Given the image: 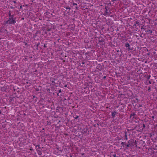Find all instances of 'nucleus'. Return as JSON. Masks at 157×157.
<instances>
[{
    "instance_id": "f257e3e1",
    "label": "nucleus",
    "mask_w": 157,
    "mask_h": 157,
    "mask_svg": "<svg viewBox=\"0 0 157 157\" xmlns=\"http://www.w3.org/2000/svg\"><path fill=\"white\" fill-rule=\"evenodd\" d=\"M16 22V21L15 19H12L9 17L7 21H4L3 25L6 26H7L8 24H14Z\"/></svg>"
},
{
    "instance_id": "f03ea898",
    "label": "nucleus",
    "mask_w": 157,
    "mask_h": 157,
    "mask_svg": "<svg viewBox=\"0 0 157 157\" xmlns=\"http://www.w3.org/2000/svg\"><path fill=\"white\" fill-rule=\"evenodd\" d=\"M100 12L101 14H103L106 16H109L111 13L110 10L109 9H107L106 7L101 8Z\"/></svg>"
},
{
    "instance_id": "7ed1b4c3",
    "label": "nucleus",
    "mask_w": 157,
    "mask_h": 157,
    "mask_svg": "<svg viewBox=\"0 0 157 157\" xmlns=\"http://www.w3.org/2000/svg\"><path fill=\"white\" fill-rule=\"evenodd\" d=\"M131 141L129 140L128 142V144H127L125 142H122L121 144L124 145V147L126 148L127 149H128V147H132V143H131Z\"/></svg>"
},
{
    "instance_id": "20e7f679",
    "label": "nucleus",
    "mask_w": 157,
    "mask_h": 157,
    "mask_svg": "<svg viewBox=\"0 0 157 157\" xmlns=\"http://www.w3.org/2000/svg\"><path fill=\"white\" fill-rule=\"evenodd\" d=\"M36 149L38 155H41L42 153V149H41V148H36Z\"/></svg>"
},
{
    "instance_id": "39448f33",
    "label": "nucleus",
    "mask_w": 157,
    "mask_h": 157,
    "mask_svg": "<svg viewBox=\"0 0 157 157\" xmlns=\"http://www.w3.org/2000/svg\"><path fill=\"white\" fill-rule=\"evenodd\" d=\"M56 79L52 77H51L50 78V81L52 82L51 84L53 85H54L55 84V82Z\"/></svg>"
},
{
    "instance_id": "423d86ee",
    "label": "nucleus",
    "mask_w": 157,
    "mask_h": 157,
    "mask_svg": "<svg viewBox=\"0 0 157 157\" xmlns=\"http://www.w3.org/2000/svg\"><path fill=\"white\" fill-rule=\"evenodd\" d=\"M125 46L127 48L128 51H130L132 49L131 48V47L129 44L128 43H127L125 44Z\"/></svg>"
},
{
    "instance_id": "0eeeda50",
    "label": "nucleus",
    "mask_w": 157,
    "mask_h": 157,
    "mask_svg": "<svg viewBox=\"0 0 157 157\" xmlns=\"http://www.w3.org/2000/svg\"><path fill=\"white\" fill-rule=\"evenodd\" d=\"M128 133L126 131H125L124 132V136L125 137V140H128Z\"/></svg>"
},
{
    "instance_id": "6e6552de",
    "label": "nucleus",
    "mask_w": 157,
    "mask_h": 157,
    "mask_svg": "<svg viewBox=\"0 0 157 157\" xmlns=\"http://www.w3.org/2000/svg\"><path fill=\"white\" fill-rule=\"evenodd\" d=\"M135 114V113H131L130 116V118L131 119H133L134 118V116Z\"/></svg>"
},
{
    "instance_id": "1a4fd4ad",
    "label": "nucleus",
    "mask_w": 157,
    "mask_h": 157,
    "mask_svg": "<svg viewBox=\"0 0 157 157\" xmlns=\"http://www.w3.org/2000/svg\"><path fill=\"white\" fill-rule=\"evenodd\" d=\"M33 145L35 146V148L36 149V148H40V145L39 144L36 145V144H33Z\"/></svg>"
},
{
    "instance_id": "9d476101",
    "label": "nucleus",
    "mask_w": 157,
    "mask_h": 157,
    "mask_svg": "<svg viewBox=\"0 0 157 157\" xmlns=\"http://www.w3.org/2000/svg\"><path fill=\"white\" fill-rule=\"evenodd\" d=\"M116 114V111H114V112H113L112 113V116L113 118L115 117Z\"/></svg>"
},
{
    "instance_id": "9b49d317",
    "label": "nucleus",
    "mask_w": 157,
    "mask_h": 157,
    "mask_svg": "<svg viewBox=\"0 0 157 157\" xmlns=\"http://www.w3.org/2000/svg\"><path fill=\"white\" fill-rule=\"evenodd\" d=\"M133 101H134V102L138 103L139 102V100L137 98H136L135 99L133 100Z\"/></svg>"
},
{
    "instance_id": "f8f14e48",
    "label": "nucleus",
    "mask_w": 157,
    "mask_h": 157,
    "mask_svg": "<svg viewBox=\"0 0 157 157\" xmlns=\"http://www.w3.org/2000/svg\"><path fill=\"white\" fill-rule=\"evenodd\" d=\"M79 116L76 115L73 116V117L74 118L76 119H77L79 117Z\"/></svg>"
},
{
    "instance_id": "ddd939ff",
    "label": "nucleus",
    "mask_w": 157,
    "mask_h": 157,
    "mask_svg": "<svg viewBox=\"0 0 157 157\" xmlns=\"http://www.w3.org/2000/svg\"><path fill=\"white\" fill-rule=\"evenodd\" d=\"M14 14L12 15L9 17V18H11L12 19H15L14 18Z\"/></svg>"
},
{
    "instance_id": "4468645a",
    "label": "nucleus",
    "mask_w": 157,
    "mask_h": 157,
    "mask_svg": "<svg viewBox=\"0 0 157 157\" xmlns=\"http://www.w3.org/2000/svg\"><path fill=\"white\" fill-rule=\"evenodd\" d=\"M8 15L9 16V17H10L11 15V11H9L8 13Z\"/></svg>"
},
{
    "instance_id": "2eb2a0df",
    "label": "nucleus",
    "mask_w": 157,
    "mask_h": 157,
    "mask_svg": "<svg viewBox=\"0 0 157 157\" xmlns=\"http://www.w3.org/2000/svg\"><path fill=\"white\" fill-rule=\"evenodd\" d=\"M72 5H73V6H77V3H75L74 2L72 3Z\"/></svg>"
},
{
    "instance_id": "dca6fc26",
    "label": "nucleus",
    "mask_w": 157,
    "mask_h": 157,
    "mask_svg": "<svg viewBox=\"0 0 157 157\" xmlns=\"http://www.w3.org/2000/svg\"><path fill=\"white\" fill-rule=\"evenodd\" d=\"M65 8L67 10V9L70 10V7L69 6H67Z\"/></svg>"
},
{
    "instance_id": "f3484780",
    "label": "nucleus",
    "mask_w": 157,
    "mask_h": 157,
    "mask_svg": "<svg viewBox=\"0 0 157 157\" xmlns=\"http://www.w3.org/2000/svg\"><path fill=\"white\" fill-rule=\"evenodd\" d=\"M146 32H150V33H151H151H152V31H151V30H147V31H146Z\"/></svg>"
},
{
    "instance_id": "a211bd4d",
    "label": "nucleus",
    "mask_w": 157,
    "mask_h": 157,
    "mask_svg": "<svg viewBox=\"0 0 157 157\" xmlns=\"http://www.w3.org/2000/svg\"><path fill=\"white\" fill-rule=\"evenodd\" d=\"M13 2L14 4L15 5H16V4H17V2L16 1H13Z\"/></svg>"
},
{
    "instance_id": "6ab92c4d",
    "label": "nucleus",
    "mask_w": 157,
    "mask_h": 157,
    "mask_svg": "<svg viewBox=\"0 0 157 157\" xmlns=\"http://www.w3.org/2000/svg\"><path fill=\"white\" fill-rule=\"evenodd\" d=\"M89 54H90V52H87L86 53H85L86 55H89Z\"/></svg>"
},
{
    "instance_id": "aec40b11",
    "label": "nucleus",
    "mask_w": 157,
    "mask_h": 157,
    "mask_svg": "<svg viewBox=\"0 0 157 157\" xmlns=\"http://www.w3.org/2000/svg\"><path fill=\"white\" fill-rule=\"evenodd\" d=\"M151 87H149V88H148V90L149 91H151Z\"/></svg>"
},
{
    "instance_id": "412c9836",
    "label": "nucleus",
    "mask_w": 157,
    "mask_h": 157,
    "mask_svg": "<svg viewBox=\"0 0 157 157\" xmlns=\"http://www.w3.org/2000/svg\"><path fill=\"white\" fill-rule=\"evenodd\" d=\"M150 77H151V76L150 75L148 76V77L147 78V79H150Z\"/></svg>"
},
{
    "instance_id": "4be33fe9",
    "label": "nucleus",
    "mask_w": 157,
    "mask_h": 157,
    "mask_svg": "<svg viewBox=\"0 0 157 157\" xmlns=\"http://www.w3.org/2000/svg\"><path fill=\"white\" fill-rule=\"evenodd\" d=\"M62 91L61 89H60L59 90V93H61Z\"/></svg>"
},
{
    "instance_id": "5701e85b",
    "label": "nucleus",
    "mask_w": 157,
    "mask_h": 157,
    "mask_svg": "<svg viewBox=\"0 0 157 157\" xmlns=\"http://www.w3.org/2000/svg\"><path fill=\"white\" fill-rule=\"evenodd\" d=\"M113 156L114 157H117L116 155V154H113Z\"/></svg>"
},
{
    "instance_id": "b1692460",
    "label": "nucleus",
    "mask_w": 157,
    "mask_h": 157,
    "mask_svg": "<svg viewBox=\"0 0 157 157\" xmlns=\"http://www.w3.org/2000/svg\"><path fill=\"white\" fill-rule=\"evenodd\" d=\"M36 91H39V90L38 88H36Z\"/></svg>"
},
{
    "instance_id": "393cba45",
    "label": "nucleus",
    "mask_w": 157,
    "mask_h": 157,
    "mask_svg": "<svg viewBox=\"0 0 157 157\" xmlns=\"http://www.w3.org/2000/svg\"><path fill=\"white\" fill-rule=\"evenodd\" d=\"M82 64H85V62H82Z\"/></svg>"
},
{
    "instance_id": "a878e982",
    "label": "nucleus",
    "mask_w": 157,
    "mask_h": 157,
    "mask_svg": "<svg viewBox=\"0 0 157 157\" xmlns=\"http://www.w3.org/2000/svg\"><path fill=\"white\" fill-rule=\"evenodd\" d=\"M47 47L46 45L44 44V47L45 48H46Z\"/></svg>"
},
{
    "instance_id": "bb28decb",
    "label": "nucleus",
    "mask_w": 157,
    "mask_h": 157,
    "mask_svg": "<svg viewBox=\"0 0 157 157\" xmlns=\"http://www.w3.org/2000/svg\"><path fill=\"white\" fill-rule=\"evenodd\" d=\"M75 8H76V10H78V7L77 6H76L75 7Z\"/></svg>"
},
{
    "instance_id": "cd10ccee",
    "label": "nucleus",
    "mask_w": 157,
    "mask_h": 157,
    "mask_svg": "<svg viewBox=\"0 0 157 157\" xmlns=\"http://www.w3.org/2000/svg\"><path fill=\"white\" fill-rule=\"evenodd\" d=\"M22 8V6H20V9H21Z\"/></svg>"
},
{
    "instance_id": "c85d7f7f",
    "label": "nucleus",
    "mask_w": 157,
    "mask_h": 157,
    "mask_svg": "<svg viewBox=\"0 0 157 157\" xmlns=\"http://www.w3.org/2000/svg\"><path fill=\"white\" fill-rule=\"evenodd\" d=\"M106 76H104V77H103V78H104V79L105 78H106Z\"/></svg>"
},
{
    "instance_id": "c756f323",
    "label": "nucleus",
    "mask_w": 157,
    "mask_h": 157,
    "mask_svg": "<svg viewBox=\"0 0 157 157\" xmlns=\"http://www.w3.org/2000/svg\"><path fill=\"white\" fill-rule=\"evenodd\" d=\"M4 32H7V30H6V29H5L4 30Z\"/></svg>"
},
{
    "instance_id": "7c9ffc66",
    "label": "nucleus",
    "mask_w": 157,
    "mask_h": 157,
    "mask_svg": "<svg viewBox=\"0 0 157 157\" xmlns=\"http://www.w3.org/2000/svg\"><path fill=\"white\" fill-rule=\"evenodd\" d=\"M136 23L137 24H139V22H137V21L136 22Z\"/></svg>"
},
{
    "instance_id": "2f4dec72",
    "label": "nucleus",
    "mask_w": 157,
    "mask_h": 157,
    "mask_svg": "<svg viewBox=\"0 0 157 157\" xmlns=\"http://www.w3.org/2000/svg\"><path fill=\"white\" fill-rule=\"evenodd\" d=\"M143 127H145V125L144 124H143Z\"/></svg>"
},
{
    "instance_id": "473e14b6",
    "label": "nucleus",
    "mask_w": 157,
    "mask_h": 157,
    "mask_svg": "<svg viewBox=\"0 0 157 157\" xmlns=\"http://www.w3.org/2000/svg\"><path fill=\"white\" fill-rule=\"evenodd\" d=\"M2 112L0 110V115L1 114H2Z\"/></svg>"
},
{
    "instance_id": "72a5a7b5",
    "label": "nucleus",
    "mask_w": 157,
    "mask_h": 157,
    "mask_svg": "<svg viewBox=\"0 0 157 157\" xmlns=\"http://www.w3.org/2000/svg\"><path fill=\"white\" fill-rule=\"evenodd\" d=\"M30 149L31 150H33V149H32V147L31 148V149Z\"/></svg>"
},
{
    "instance_id": "f704fd0d",
    "label": "nucleus",
    "mask_w": 157,
    "mask_h": 157,
    "mask_svg": "<svg viewBox=\"0 0 157 157\" xmlns=\"http://www.w3.org/2000/svg\"><path fill=\"white\" fill-rule=\"evenodd\" d=\"M67 85H65L64 86V87H67Z\"/></svg>"
},
{
    "instance_id": "c9c22d12",
    "label": "nucleus",
    "mask_w": 157,
    "mask_h": 157,
    "mask_svg": "<svg viewBox=\"0 0 157 157\" xmlns=\"http://www.w3.org/2000/svg\"><path fill=\"white\" fill-rule=\"evenodd\" d=\"M28 83H29V82H26V83H27V84H28Z\"/></svg>"
},
{
    "instance_id": "e433bc0d",
    "label": "nucleus",
    "mask_w": 157,
    "mask_h": 157,
    "mask_svg": "<svg viewBox=\"0 0 157 157\" xmlns=\"http://www.w3.org/2000/svg\"><path fill=\"white\" fill-rule=\"evenodd\" d=\"M35 96H33V98H35Z\"/></svg>"
},
{
    "instance_id": "4c0bfd02",
    "label": "nucleus",
    "mask_w": 157,
    "mask_h": 157,
    "mask_svg": "<svg viewBox=\"0 0 157 157\" xmlns=\"http://www.w3.org/2000/svg\"><path fill=\"white\" fill-rule=\"evenodd\" d=\"M57 95L58 96H59V93L57 94Z\"/></svg>"
},
{
    "instance_id": "58836bf2",
    "label": "nucleus",
    "mask_w": 157,
    "mask_h": 157,
    "mask_svg": "<svg viewBox=\"0 0 157 157\" xmlns=\"http://www.w3.org/2000/svg\"><path fill=\"white\" fill-rule=\"evenodd\" d=\"M99 40H99H98L99 42H100V40Z\"/></svg>"
},
{
    "instance_id": "ea45409f",
    "label": "nucleus",
    "mask_w": 157,
    "mask_h": 157,
    "mask_svg": "<svg viewBox=\"0 0 157 157\" xmlns=\"http://www.w3.org/2000/svg\"><path fill=\"white\" fill-rule=\"evenodd\" d=\"M149 83L150 84L151 83V82L150 81H149Z\"/></svg>"
},
{
    "instance_id": "a19ab883",
    "label": "nucleus",
    "mask_w": 157,
    "mask_h": 157,
    "mask_svg": "<svg viewBox=\"0 0 157 157\" xmlns=\"http://www.w3.org/2000/svg\"><path fill=\"white\" fill-rule=\"evenodd\" d=\"M152 118H154V116H152Z\"/></svg>"
},
{
    "instance_id": "79ce46f5",
    "label": "nucleus",
    "mask_w": 157,
    "mask_h": 157,
    "mask_svg": "<svg viewBox=\"0 0 157 157\" xmlns=\"http://www.w3.org/2000/svg\"><path fill=\"white\" fill-rule=\"evenodd\" d=\"M11 8H13V7H12H12H11Z\"/></svg>"
},
{
    "instance_id": "37998d69",
    "label": "nucleus",
    "mask_w": 157,
    "mask_h": 157,
    "mask_svg": "<svg viewBox=\"0 0 157 157\" xmlns=\"http://www.w3.org/2000/svg\"><path fill=\"white\" fill-rule=\"evenodd\" d=\"M98 67V66H97V68H97V67Z\"/></svg>"
},
{
    "instance_id": "c03bdc74",
    "label": "nucleus",
    "mask_w": 157,
    "mask_h": 157,
    "mask_svg": "<svg viewBox=\"0 0 157 157\" xmlns=\"http://www.w3.org/2000/svg\"><path fill=\"white\" fill-rule=\"evenodd\" d=\"M97 56L98 57V55H97Z\"/></svg>"
}]
</instances>
